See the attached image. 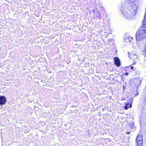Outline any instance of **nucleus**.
<instances>
[{
  "mask_svg": "<svg viewBox=\"0 0 146 146\" xmlns=\"http://www.w3.org/2000/svg\"><path fill=\"white\" fill-rule=\"evenodd\" d=\"M121 11L122 13L124 15L125 17L127 19H132L133 18V15L129 13L126 11L125 10L121 9Z\"/></svg>",
  "mask_w": 146,
  "mask_h": 146,
  "instance_id": "obj_4",
  "label": "nucleus"
},
{
  "mask_svg": "<svg viewBox=\"0 0 146 146\" xmlns=\"http://www.w3.org/2000/svg\"><path fill=\"white\" fill-rule=\"evenodd\" d=\"M136 142L137 146H142L143 142L142 136L141 135H139L136 139Z\"/></svg>",
  "mask_w": 146,
  "mask_h": 146,
  "instance_id": "obj_3",
  "label": "nucleus"
},
{
  "mask_svg": "<svg viewBox=\"0 0 146 146\" xmlns=\"http://www.w3.org/2000/svg\"><path fill=\"white\" fill-rule=\"evenodd\" d=\"M129 58L131 59L132 58V57L134 58H136L137 57V56L134 54H131V55H129Z\"/></svg>",
  "mask_w": 146,
  "mask_h": 146,
  "instance_id": "obj_9",
  "label": "nucleus"
},
{
  "mask_svg": "<svg viewBox=\"0 0 146 146\" xmlns=\"http://www.w3.org/2000/svg\"><path fill=\"white\" fill-rule=\"evenodd\" d=\"M129 126L132 129H134L135 127L134 123L132 121H130L129 122Z\"/></svg>",
  "mask_w": 146,
  "mask_h": 146,
  "instance_id": "obj_8",
  "label": "nucleus"
},
{
  "mask_svg": "<svg viewBox=\"0 0 146 146\" xmlns=\"http://www.w3.org/2000/svg\"><path fill=\"white\" fill-rule=\"evenodd\" d=\"M6 99L4 96H0V105L5 104L6 102Z\"/></svg>",
  "mask_w": 146,
  "mask_h": 146,
  "instance_id": "obj_6",
  "label": "nucleus"
},
{
  "mask_svg": "<svg viewBox=\"0 0 146 146\" xmlns=\"http://www.w3.org/2000/svg\"><path fill=\"white\" fill-rule=\"evenodd\" d=\"M135 64V63H133V64Z\"/></svg>",
  "mask_w": 146,
  "mask_h": 146,
  "instance_id": "obj_15",
  "label": "nucleus"
},
{
  "mask_svg": "<svg viewBox=\"0 0 146 146\" xmlns=\"http://www.w3.org/2000/svg\"><path fill=\"white\" fill-rule=\"evenodd\" d=\"M128 74H129V73L128 72H126L125 73V75L127 76H128Z\"/></svg>",
  "mask_w": 146,
  "mask_h": 146,
  "instance_id": "obj_13",
  "label": "nucleus"
},
{
  "mask_svg": "<svg viewBox=\"0 0 146 146\" xmlns=\"http://www.w3.org/2000/svg\"><path fill=\"white\" fill-rule=\"evenodd\" d=\"M143 103L146 106V95L143 99Z\"/></svg>",
  "mask_w": 146,
  "mask_h": 146,
  "instance_id": "obj_10",
  "label": "nucleus"
},
{
  "mask_svg": "<svg viewBox=\"0 0 146 146\" xmlns=\"http://www.w3.org/2000/svg\"><path fill=\"white\" fill-rule=\"evenodd\" d=\"M141 80L140 81V83H141Z\"/></svg>",
  "mask_w": 146,
  "mask_h": 146,
  "instance_id": "obj_16",
  "label": "nucleus"
},
{
  "mask_svg": "<svg viewBox=\"0 0 146 146\" xmlns=\"http://www.w3.org/2000/svg\"><path fill=\"white\" fill-rule=\"evenodd\" d=\"M126 133L127 134H129L130 133V132H126Z\"/></svg>",
  "mask_w": 146,
  "mask_h": 146,
  "instance_id": "obj_12",
  "label": "nucleus"
},
{
  "mask_svg": "<svg viewBox=\"0 0 146 146\" xmlns=\"http://www.w3.org/2000/svg\"><path fill=\"white\" fill-rule=\"evenodd\" d=\"M133 0H130L127 10L132 15H134L136 14L139 3L136 1L133 2Z\"/></svg>",
  "mask_w": 146,
  "mask_h": 146,
  "instance_id": "obj_2",
  "label": "nucleus"
},
{
  "mask_svg": "<svg viewBox=\"0 0 146 146\" xmlns=\"http://www.w3.org/2000/svg\"><path fill=\"white\" fill-rule=\"evenodd\" d=\"M129 67L131 69L134 70V67H133V66L132 65H130L129 66Z\"/></svg>",
  "mask_w": 146,
  "mask_h": 146,
  "instance_id": "obj_11",
  "label": "nucleus"
},
{
  "mask_svg": "<svg viewBox=\"0 0 146 146\" xmlns=\"http://www.w3.org/2000/svg\"><path fill=\"white\" fill-rule=\"evenodd\" d=\"M138 93H137V95H136V96H137V95H138Z\"/></svg>",
  "mask_w": 146,
  "mask_h": 146,
  "instance_id": "obj_14",
  "label": "nucleus"
},
{
  "mask_svg": "<svg viewBox=\"0 0 146 146\" xmlns=\"http://www.w3.org/2000/svg\"><path fill=\"white\" fill-rule=\"evenodd\" d=\"M113 59L115 64L117 66H120V62L118 57H115Z\"/></svg>",
  "mask_w": 146,
  "mask_h": 146,
  "instance_id": "obj_5",
  "label": "nucleus"
},
{
  "mask_svg": "<svg viewBox=\"0 0 146 146\" xmlns=\"http://www.w3.org/2000/svg\"><path fill=\"white\" fill-rule=\"evenodd\" d=\"M132 100L131 99V102L130 103H127L125 104L124 107V108L125 110L128 109L129 108H131L132 107Z\"/></svg>",
  "mask_w": 146,
  "mask_h": 146,
  "instance_id": "obj_7",
  "label": "nucleus"
},
{
  "mask_svg": "<svg viewBox=\"0 0 146 146\" xmlns=\"http://www.w3.org/2000/svg\"><path fill=\"white\" fill-rule=\"evenodd\" d=\"M146 36V17L145 15L143 22L142 26L137 31L135 34L137 40L140 41L144 39Z\"/></svg>",
  "mask_w": 146,
  "mask_h": 146,
  "instance_id": "obj_1",
  "label": "nucleus"
}]
</instances>
